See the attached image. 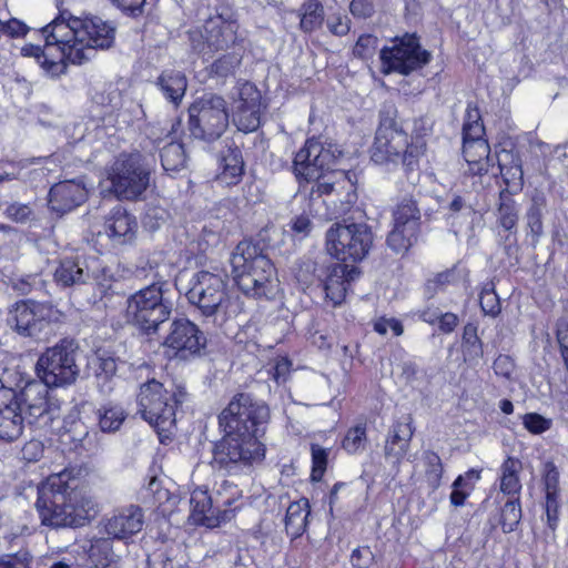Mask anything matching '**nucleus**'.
I'll return each mask as SVG.
<instances>
[{
    "label": "nucleus",
    "instance_id": "f257e3e1",
    "mask_svg": "<svg viewBox=\"0 0 568 568\" xmlns=\"http://www.w3.org/2000/svg\"><path fill=\"white\" fill-rule=\"evenodd\" d=\"M115 30L112 22L100 17L80 18L68 9H61L41 29L45 39L44 47L26 44L21 54L34 58L47 75L58 78L67 72L68 62L81 65L92 60L98 49L111 48Z\"/></svg>",
    "mask_w": 568,
    "mask_h": 568
},
{
    "label": "nucleus",
    "instance_id": "f03ea898",
    "mask_svg": "<svg viewBox=\"0 0 568 568\" xmlns=\"http://www.w3.org/2000/svg\"><path fill=\"white\" fill-rule=\"evenodd\" d=\"M270 422L265 402L250 393H237L219 415L223 437L213 446L212 467L225 475L246 473L265 458L261 442Z\"/></svg>",
    "mask_w": 568,
    "mask_h": 568
},
{
    "label": "nucleus",
    "instance_id": "7ed1b4c3",
    "mask_svg": "<svg viewBox=\"0 0 568 568\" xmlns=\"http://www.w3.org/2000/svg\"><path fill=\"white\" fill-rule=\"evenodd\" d=\"M36 508L41 524L52 528H78L95 515L94 503L67 471L51 475L38 488Z\"/></svg>",
    "mask_w": 568,
    "mask_h": 568
},
{
    "label": "nucleus",
    "instance_id": "20e7f679",
    "mask_svg": "<svg viewBox=\"0 0 568 568\" xmlns=\"http://www.w3.org/2000/svg\"><path fill=\"white\" fill-rule=\"evenodd\" d=\"M275 229L264 227L258 234V242H240L231 255V274L237 287L253 297H268L272 293V277L275 267L271 258L263 252L271 244L267 243L270 232Z\"/></svg>",
    "mask_w": 568,
    "mask_h": 568
},
{
    "label": "nucleus",
    "instance_id": "39448f33",
    "mask_svg": "<svg viewBox=\"0 0 568 568\" xmlns=\"http://www.w3.org/2000/svg\"><path fill=\"white\" fill-rule=\"evenodd\" d=\"M187 399L183 384L161 383L154 378L140 386L136 397L142 418L158 429L170 433L176 424V410Z\"/></svg>",
    "mask_w": 568,
    "mask_h": 568
},
{
    "label": "nucleus",
    "instance_id": "423d86ee",
    "mask_svg": "<svg viewBox=\"0 0 568 568\" xmlns=\"http://www.w3.org/2000/svg\"><path fill=\"white\" fill-rule=\"evenodd\" d=\"M168 282L152 283L126 300V320L144 335L158 333L162 323L166 322L173 311V302L166 295Z\"/></svg>",
    "mask_w": 568,
    "mask_h": 568
},
{
    "label": "nucleus",
    "instance_id": "0eeeda50",
    "mask_svg": "<svg viewBox=\"0 0 568 568\" xmlns=\"http://www.w3.org/2000/svg\"><path fill=\"white\" fill-rule=\"evenodd\" d=\"M81 355L79 343L71 337L61 338L47 347L38 357L36 373L47 388L68 387L78 381L81 368L78 359Z\"/></svg>",
    "mask_w": 568,
    "mask_h": 568
},
{
    "label": "nucleus",
    "instance_id": "6e6552de",
    "mask_svg": "<svg viewBox=\"0 0 568 568\" xmlns=\"http://www.w3.org/2000/svg\"><path fill=\"white\" fill-rule=\"evenodd\" d=\"M397 115L398 111L394 103L383 104L379 110V125L369 150L371 160L387 170H393L402 164L405 172L408 173L404 158L410 146L407 133L397 121Z\"/></svg>",
    "mask_w": 568,
    "mask_h": 568
},
{
    "label": "nucleus",
    "instance_id": "1a4fd4ad",
    "mask_svg": "<svg viewBox=\"0 0 568 568\" xmlns=\"http://www.w3.org/2000/svg\"><path fill=\"white\" fill-rule=\"evenodd\" d=\"M64 313L48 302L24 300L9 311L7 323L21 337L45 342L54 334L55 326L64 322Z\"/></svg>",
    "mask_w": 568,
    "mask_h": 568
},
{
    "label": "nucleus",
    "instance_id": "9d476101",
    "mask_svg": "<svg viewBox=\"0 0 568 568\" xmlns=\"http://www.w3.org/2000/svg\"><path fill=\"white\" fill-rule=\"evenodd\" d=\"M187 116L190 136L206 144L219 141L230 124L226 100L213 92L196 98L187 108Z\"/></svg>",
    "mask_w": 568,
    "mask_h": 568
},
{
    "label": "nucleus",
    "instance_id": "9b49d317",
    "mask_svg": "<svg viewBox=\"0 0 568 568\" xmlns=\"http://www.w3.org/2000/svg\"><path fill=\"white\" fill-rule=\"evenodd\" d=\"M374 244L372 227L365 222L344 220L334 223L325 236L327 253L342 263L362 262L367 257Z\"/></svg>",
    "mask_w": 568,
    "mask_h": 568
},
{
    "label": "nucleus",
    "instance_id": "f8f14e48",
    "mask_svg": "<svg viewBox=\"0 0 568 568\" xmlns=\"http://www.w3.org/2000/svg\"><path fill=\"white\" fill-rule=\"evenodd\" d=\"M150 179L151 169L140 153H121L108 170L110 191L120 200H142Z\"/></svg>",
    "mask_w": 568,
    "mask_h": 568
},
{
    "label": "nucleus",
    "instance_id": "ddd939ff",
    "mask_svg": "<svg viewBox=\"0 0 568 568\" xmlns=\"http://www.w3.org/2000/svg\"><path fill=\"white\" fill-rule=\"evenodd\" d=\"M392 45H385L379 51L382 72L384 74L399 73L409 75L422 70L432 60V53L423 49L416 33H404L392 40Z\"/></svg>",
    "mask_w": 568,
    "mask_h": 568
},
{
    "label": "nucleus",
    "instance_id": "4468645a",
    "mask_svg": "<svg viewBox=\"0 0 568 568\" xmlns=\"http://www.w3.org/2000/svg\"><path fill=\"white\" fill-rule=\"evenodd\" d=\"M186 298L204 317L225 314L229 304L226 283L219 274L200 271L192 280Z\"/></svg>",
    "mask_w": 568,
    "mask_h": 568
},
{
    "label": "nucleus",
    "instance_id": "2eb2a0df",
    "mask_svg": "<svg viewBox=\"0 0 568 568\" xmlns=\"http://www.w3.org/2000/svg\"><path fill=\"white\" fill-rule=\"evenodd\" d=\"M342 151L335 144H324L316 139H308L305 145L295 154L293 171L298 180L314 178L315 174L335 169Z\"/></svg>",
    "mask_w": 568,
    "mask_h": 568
},
{
    "label": "nucleus",
    "instance_id": "dca6fc26",
    "mask_svg": "<svg viewBox=\"0 0 568 568\" xmlns=\"http://www.w3.org/2000/svg\"><path fill=\"white\" fill-rule=\"evenodd\" d=\"M163 345L179 358L189 359L206 355L207 338L200 327L186 317L174 318Z\"/></svg>",
    "mask_w": 568,
    "mask_h": 568
},
{
    "label": "nucleus",
    "instance_id": "f3484780",
    "mask_svg": "<svg viewBox=\"0 0 568 568\" xmlns=\"http://www.w3.org/2000/svg\"><path fill=\"white\" fill-rule=\"evenodd\" d=\"M48 388L36 379L27 381L17 389L20 412L23 414L24 427L45 428L53 420L48 403Z\"/></svg>",
    "mask_w": 568,
    "mask_h": 568
},
{
    "label": "nucleus",
    "instance_id": "a211bd4d",
    "mask_svg": "<svg viewBox=\"0 0 568 568\" xmlns=\"http://www.w3.org/2000/svg\"><path fill=\"white\" fill-rule=\"evenodd\" d=\"M24 429L17 388L0 378V442L10 444L19 439Z\"/></svg>",
    "mask_w": 568,
    "mask_h": 568
},
{
    "label": "nucleus",
    "instance_id": "6ab92c4d",
    "mask_svg": "<svg viewBox=\"0 0 568 568\" xmlns=\"http://www.w3.org/2000/svg\"><path fill=\"white\" fill-rule=\"evenodd\" d=\"M98 258L94 256L78 255L65 257L59 262L53 278L62 288L88 284L98 277Z\"/></svg>",
    "mask_w": 568,
    "mask_h": 568
},
{
    "label": "nucleus",
    "instance_id": "aec40b11",
    "mask_svg": "<svg viewBox=\"0 0 568 568\" xmlns=\"http://www.w3.org/2000/svg\"><path fill=\"white\" fill-rule=\"evenodd\" d=\"M324 276L322 283L326 298H328L334 306L341 305L347 294L351 284L361 276V270L358 266L352 264L348 265L342 262H329L325 266Z\"/></svg>",
    "mask_w": 568,
    "mask_h": 568
},
{
    "label": "nucleus",
    "instance_id": "412c9836",
    "mask_svg": "<svg viewBox=\"0 0 568 568\" xmlns=\"http://www.w3.org/2000/svg\"><path fill=\"white\" fill-rule=\"evenodd\" d=\"M144 525V511L139 505L116 509L104 520V531L111 539L126 541L140 532Z\"/></svg>",
    "mask_w": 568,
    "mask_h": 568
},
{
    "label": "nucleus",
    "instance_id": "4be33fe9",
    "mask_svg": "<svg viewBox=\"0 0 568 568\" xmlns=\"http://www.w3.org/2000/svg\"><path fill=\"white\" fill-rule=\"evenodd\" d=\"M239 26L235 20L224 19L222 14L210 18L204 24L205 43L211 51H223L243 48V40L237 36Z\"/></svg>",
    "mask_w": 568,
    "mask_h": 568
},
{
    "label": "nucleus",
    "instance_id": "5701e85b",
    "mask_svg": "<svg viewBox=\"0 0 568 568\" xmlns=\"http://www.w3.org/2000/svg\"><path fill=\"white\" fill-rule=\"evenodd\" d=\"M87 200L85 187L74 181H63L54 184L49 191V207L58 216L71 212Z\"/></svg>",
    "mask_w": 568,
    "mask_h": 568
},
{
    "label": "nucleus",
    "instance_id": "b1692460",
    "mask_svg": "<svg viewBox=\"0 0 568 568\" xmlns=\"http://www.w3.org/2000/svg\"><path fill=\"white\" fill-rule=\"evenodd\" d=\"M449 201L445 206V219L447 224L458 234L466 224H471L476 215V203L473 201L470 192H452L448 194Z\"/></svg>",
    "mask_w": 568,
    "mask_h": 568
},
{
    "label": "nucleus",
    "instance_id": "393cba45",
    "mask_svg": "<svg viewBox=\"0 0 568 568\" xmlns=\"http://www.w3.org/2000/svg\"><path fill=\"white\" fill-rule=\"evenodd\" d=\"M485 126L480 111L476 105L468 103L463 124V153L469 154L473 148H477L480 155L488 152V142L484 139Z\"/></svg>",
    "mask_w": 568,
    "mask_h": 568
},
{
    "label": "nucleus",
    "instance_id": "a878e982",
    "mask_svg": "<svg viewBox=\"0 0 568 568\" xmlns=\"http://www.w3.org/2000/svg\"><path fill=\"white\" fill-rule=\"evenodd\" d=\"M427 196L420 193L404 196L393 212L394 223L420 232L422 211L424 215L430 216L432 211L425 207Z\"/></svg>",
    "mask_w": 568,
    "mask_h": 568
},
{
    "label": "nucleus",
    "instance_id": "bb28decb",
    "mask_svg": "<svg viewBox=\"0 0 568 568\" xmlns=\"http://www.w3.org/2000/svg\"><path fill=\"white\" fill-rule=\"evenodd\" d=\"M136 227V219L121 205L114 206L105 221L109 236L115 244L120 245L134 239Z\"/></svg>",
    "mask_w": 568,
    "mask_h": 568
},
{
    "label": "nucleus",
    "instance_id": "cd10ccee",
    "mask_svg": "<svg viewBox=\"0 0 568 568\" xmlns=\"http://www.w3.org/2000/svg\"><path fill=\"white\" fill-rule=\"evenodd\" d=\"M548 212V199L544 191L535 189L530 196L525 212L526 227L531 243L536 246L544 235V217Z\"/></svg>",
    "mask_w": 568,
    "mask_h": 568
},
{
    "label": "nucleus",
    "instance_id": "c85d7f7f",
    "mask_svg": "<svg viewBox=\"0 0 568 568\" xmlns=\"http://www.w3.org/2000/svg\"><path fill=\"white\" fill-rule=\"evenodd\" d=\"M414 430L410 415L397 420L388 433L384 447L385 455L397 460L402 459L408 452Z\"/></svg>",
    "mask_w": 568,
    "mask_h": 568
},
{
    "label": "nucleus",
    "instance_id": "c756f323",
    "mask_svg": "<svg viewBox=\"0 0 568 568\" xmlns=\"http://www.w3.org/2000/svg\"><path fill=\"white\" fill-rule=\"evenodd\" d=\"M434 121L425 115L414 120L412 141L408 142L409 149L404 158L407 164V171H415L418 169L419 159L425 153L426 142L425 136L429 135L433 131Z\"/></svg>",
    "mask_w": 568,
    "mask_h": 568
},
{
    "label": "nucleus",
    "instance_id": "7c9ffc66",
    "mask_svg": "<svg viewBox=\"0 0 568 568\" xmlns=\"http://www.w3.org/2000/svg\"><path fill=\"white\" fill-rule=\"evenodd\" d=\"M306 182H314L311 187L310 195L313 199L315 194L317 196L339 194L346 186L353 187L351 180V172L342 171H328L326 173L315 174L314 178H302Z\"/></svg>",
    "mask_w": 568,
    "mask_h": 568
},
{
    "label": "nucleus",
    "instance_id": "2f4dec72",
    "mask_svg": "<svg viewBox=\"0 0 568 568\" xmlns=\"http://www.w3.org/2000/svg\"><path fill=\"white\" fill-rule=\"evenodd\" d=\"M119 363L123 362L105 351L97 352L88 362L89 368L93 371L101 392L109 393L112 390L111 382L116 375Z\"/></svg>",
    "mask_w": 568,
    "mask_h": 568
},
{
    "label": "nucleus",
    "instance_id": "473e14b6",
    "mask_svg": "<svg viewBox=\"0 0 568 568\" xmlns=\"http://www.w3.org/2000/svg\"><path fill=\"white\" fill-rule=\"evenodd\" d=\"M155 85L168 102L179 106L187 89V79L182 71L164 70L156 78Z\"/></svg>",
    "mask_w": 568,
    "mask_h": 568
},
{
    "label": "nucleus",
    "instance_id": "72a5a7b5",
    "mask_svg": "<svg viewBox=\"0 0 568 568\" xmlns=\"http://www.w3.org/2000/svg\"><path fill=\"white\" fill-rule=\"evenodd\" d=\"M221 173L219 179L227 185L237 184L244 173L245 163L241 149L234 143L227 145L220 156Z\"/></svg>",
    "mask_w": 568,
    "mask_h": 568
},
{
    "label": "nucleus",
    "instance_id": "f704fd0d",
    "mask_svg": "<svg viewBox=\"0 0 568 568\" xmlns=\"http://www.w3.org/2000/svg\"><path fill=\"white\" fill-rule=\"evenodd\" d=\"M88 555L94 568H119L120 556L114 552L110 537L93 538Z\"/></svg>",
    "mask_w": 568,
    "mask_h": 568
},
{
    "label": "nucleus",
    "instance_id": "c9c22d12",
    "mask_svg": "<svg viewBox=\"0 0 568 568\" xmlns=\"http://www.w3.org/2000/svg\"><path fill=\"white\" fill-rule=\"evenodd\" d=\"M310 503L307 498H301L290 504L285 515V530L292 539L301 537L307 527Z\"/></svg>",
    "mask_w": 568,
    "mask_h": 568
},
{
    "label": "nucleus",
    "instance_id": "e433bc0d",
    "mask_svg": "<svg viewBox=\"0 0 568 568\" xmlns=\"http://www.w3.org/2000/svg\"><path fill=\"white\" fill-rule=\"evenodd\" d=\"M244 48H235L231 52L224 53L206 67V72L211 79L225 80L234 77L242 64Z\"/></svg>",
    "mask_w": 568,
    "mask_h": 568
},
{
    "label": "nucleus",
    "instance_id": "4c0bfd02",
    "mask_svg": "<svg viewBox=\"0 0 568 568\" xmlns=\"http://www.w3.org/2000/svg\"><path fill=\"white\" fill-rule=\"evenodd\" d=\"M163 170L171 176L186 169L187 155L181 142L171 141L160 150Z\"/></svg>",
    "mask_w": 568,
    "mask_h": 568
},
{
    "label": "nucleus",
    "instance_id": "58836bf2",
    "mask_svg": "<svg viewBox=\"0 0 568 568\" xmlns=\"http://www.w3.org/2000/svg\"><path fill=\"white\" fill-rule=\"evenodd\" d=\"M300 19V29L311 33L320 28L324 21V7L318 0H306L297 10H292Z\"/></svg>",
    "mask_w": 568,
    "mask_h": 568
},
{
    "label": "nucleus",
    "instance_id": "ea45409f",
    "mask_svg": "<svg viewBox=\"0 0 568 568\" xmlns=\"http://www.w3.org/2000/svg\"><path fill=\"white\" fill-rule=\"evenodd\" d=\"M212 498L205 491H194L190 498L191 519L194 524L207 528L219 527V519L207 515L211 509Z\"/></svg>",
    "mask_w": 568,
    "mask_h": 568
},
{
    "label": "nucleus",
    "instance_id": "a19ab883",
    "mask_svg": "<svg viewBox=\"0 0 568 568\" xmlns=\"http://www.w3.org/2000/svg\"><path fill=\"white\" fill-rule=\"evenodd\" d=\"M326 265L325 262L303 256L294 264V276L302 286L308 287L315 280L322 281Z\"/></svg>",
    "mask_w": 568,
    "mask_h": 568
},
{
    "label": "nucleus",
    "instance_id": "79ce46f5",
    "mask_svg": "<svg viewBox=\"0 0 568 568\" xmlns=\"http://www.w3.org/2000/svg\"><path fill=\"white\" fill-rule=\"evenodd\" d=\"M513 195L508 190H501L497 209L499 224L508 232L516 230L518 223V209Z\"/></svg>",
    "mask_w": 568,
    "mask_h": 568
},
{
    "label": "nucleus",
    "instance_id": "37998d69",
    "mask_svg": "<svg viewBox=\"0 0 568 568\" xmlns=\"http://www.w3.org/2000/svg\"><path fill=\"white\" fill-rule=\"evenodd\" d=\"M418 235L419 232L394 223V227L389 232L386 243L396 254H404L417 241Z\"/></svg>",
    "mask_w": 568,
    "mask_h": 568
},
{
    "label": "nucleus",
    "instance_id": "c03bdc74",
    "mask_svg": "<svg viewBox=\"0 0 568 568\" xmlns=\"http://www.w3.org/2000/svg\"><path fill=\"white\" fill-rule=\"evenodd\" d=\"M477 325L468 323L462 337L463 356L465 362L477 363L483 357V342L477 335Z\"/></svg>",
    "mask_w": 568,
    "mask_h": 568
},
{
    "label": "nucleus",
    "instance_id": "a18cd8bd",
    "mask_svg": "<svg viewBox=\"0 0 568 568\" xmlns=\"http://www.w3.org/2000/svg\"><path fill=\"white\" fill-rule=\"evenodd\" d=\"M99 427L104 433L116 432L123 424L126 415L119 405H103L98 409Z\"/></svg>",
    "mask_w": 568,
    "mask_h": 568
},
{
    "label": "nucleus",
    "instance_id": "49530a36",
    "mask_svg": "<svg viewBox=\"0 0 568 568\" xmlns=\"http://www.w3.org/2000/svg\"><path fill=\"white\" fill-rule=\"evenodd\" d=\"M233 122L239 131L250 133L261 126V108L237 106Z\"/></svg>",
    "mask_w": 568,
    "mask_h": 568
},
{
    "label": "nucleus",
    "instance_id": "de8ad7c7",
    "mask_svg": "<svg viewBox=\"0 0 568 568\" xmlns=\"http://www.w3.org/2000/svg\"><path fill=\"white\" fill-rule=\"evenodd\" d=\"M521 505L519 497L509 498L505 501L500 513V525L505 534L514 531L521 520Z\"/></svg>",
    "mask_w": 568,
    "mask_h": 568
},
{
    "label": "nucleus",
    "instance_id": "09e8293b",
    "mask_svg": "<svg viewBox=\"0 0 568 568\" xmlns=\"http://www.w3.org/2000/svg\"><path fill=\"white\" fill-rule=\"evenodd\" d=\"M426 465V478L428 486L436 490L442 484L444 467L440 457L433 450H426L423 454Z\"/></svg>",
    "mask_w": 568,
    "mask_h": 568
},
{
    "label": "nucleus",
    "instance_id": "8fccbe9b",
    "mask_svg": "<svg viewBox=\"0 0 568 568\" xmlns=\"http://www.w3.org/2000/svg\"><path fill=\"white\" fill-rule=\"evenodd\" d=\"M479 304L485 315L497 317L500 314V300L495 291V283L493 281L486 283L481 288Z\"/></svg>",
    "mask_w": 568,
    "mask_h": 568
},
{
    "label": "nucleus",
    "instance_id": "3c124183",
    "mask_svg": "<svg viewBox=\"0 0 568 568\" xmlns=\"http://www.w3.org/2000/svg\"><path fill=\"white\" fill-rule=\"evenodd\" d=\"M366 440V424L359 423L347 430L342 446L346 452L356 454L364 449Z\"/></svg>",
    "mask_w": 568,
    "mask_h": 568
},
{
    "label": "nucleus",
    "instance_id": "603ef678",
    "mask_svg": "<svg viewBox=\"0 0 568 568\" xmlns=\"http://www.w3.org/2000/svg\"><path fill=\"white\" fill-rule=\"evenodd\" d=\"M455 277V267L437 273L433 278L427 280L424 285V295L426 298H433L438 292L443 291Z\"/></svg>",
    "mask_w": 568,
    "mask_h": 568
},
{
    "label": "nucleus",
    "instance_id": "864d4df0",
    "mask_svg": "<svg viewBox=\"0 0 568 568\" xmlns=\"http://www.w3.org/2000/svg\"><path fill=\"white\" fill-rule=\"evenodd\" d=\"M352 568H382L368 546H361L351 554Z\"/></svg>",
    "mask_w": 568,
    "mask_h": 568
},
{
    "label": "nucleus",
    "instance_id": "5fc2aeb1",
    "mask_svg": "<svg viewBox=\"0 0 568 568\" xmlns=\"http://www.w3.org/2000/svg\"><path fill=\"white\" fill-rule=\"evenodd\" d=\"M312 450V473L311 479L313 481H320L326 470L328 453L325 448L320 445L313 444Z\"/></svg>",
    "mask_w": 568,
    "mask_h": 568
},
{
    "label": "nucleus",
    "instance_id": "6e6d98bb",
    "mask_svg": "<svg viewBox=\"0 0 568 568\" xmlns=\"http://www.w3.org/2000/svg\"><path fill=\"white\" fill-rule=\"evenodd\" d=\"M501 174L503 181L505 183V187L503 190H508L511 194H516L520 192L524 187V171L521 168L509 166L505 168V170L499 171Z\"/></svg>",
    "mask_w": 568,
    "mask_h": 568
},
{
    "label": "nucleus",
    "instance_id": "4d7b16f0",
    "mask_svg": "<svg viewBox=\"0 0 568 568\" xmlns=\"http://www.w3.org/2000/svg\"><path fill=\"white\" fill-rule=\"evenodd\" d=\"M239 106L257 108L262 106V95L256 85L252 82H244L239 89Z\"/></svg>",
    "mask_w": 568,
    "mask_h": 568
},
{
    "label": "nucleus",
    "instance_id": "13d9d810",
    "mask_svg": "<svg viewBox=\"0 0 568 568\" xmlns=\"http://www.w3.org/2000/svg\"><path fill=\"white\" fill-rule=\"evenodd\" d=\"M542 483L545 496H554L560 494L559 471L552 462H546L544 465Z\"/></svg>",
    "mask_w": 568,
    "mask_h": 568
},
{
    "label": "nucleus",
    "instance_id": "bf43d9fd",
    "mask_svg": "<svg viewBox=\"0 0 568 568\" xmlns=\"http://www.w3.org/2000/svg\"><path fill=\"white\" fill-rule=\"evenodd\" d=\"M545 514H546V525L547 528L555 534L558 524H559V515L561 509V503L559 499V495L554 496H545Z\"/></svg>",
    "mask_w": 568,
    "mask_h": 568
},
{
    "label": "nucleus",
    "instance_id": "052dcab7",
    "mask_svg": "<svg viewBox=\"0 0 568 568\" xmlns=\"http://www.w3.org/2000/svg\"><path fill=\"white\" fill-rule=\"evenodd\" d=\"M524 427L534 435H540L550 429L552 422L538 413H527L523 416Z\"/></svg>",
    "mask_w": 568,
    "mask_h": 568
},
{
    "label": "nucleus",
    "instance_id": "680f3d73",
    "mask_svg": "<svg viewBox=\"0 0 568 568\" xmlns=\"http://www.w3.org/2000/svg\"><path fill=\"white\" fill-rule=\"evenodd\" d=\"M241 497V493L236 490L232 494L231 497H227L226 499L222 500V506H224V509H221L219 507L214 508L211 504V509L207 515H211L212 517H216L219 519V526L223 523L230 521L235 514L236 508H231V506Z\"/></svg>",
    "mask_w": 568,
    "mask_h": 568
},
{
    "label": "nucleus",
    "instance_id": "e2e57ef3",
    "mask_svg": "<svg viewBox=\"0 0 568 568\" xmlns=\"http://www.w3.org/2000/svg\"><path fill=\"white\" fill-rule=\"evenodd\" d=\"M377 44V37L373 34H362L353 49L354 55L367 59L374 54Z\"/></svg>",
    "mask_w": 568,
    "mask_h": 568
},
{
    "label": "nucleus",
    "instance_id": "0e129e2a",
    "mask_svg": "<svg viewBox=\"0 0 568 568\" xmlns=\"http://www.w3.org/2000/svg\"><path fill=\"white\" fill-rule=\"evenodd\" d=\"M33 214L32 209L28 204L13 202L4 209V215L16 223H26Z\"/></svg>",
    "mask_w": 568,
    "mask_h": 568
},
{
    "label": "nucleus",
    "instance_id": "69168bd1",
    "mask_svg": "<svg viewBox=\"0 0 568 568\" xmlns=\"http://www.w3.org/2000/svg\"><path fill=\"white\" fill-rule=\"evenodd\" d=\"M464 159L469 165V171L473 175H484L489 172V168L494 165L495 158L488 156V158H481L477 159L476 156H473V151H470L469 154L463 153Z\"/></svg>",
    "mask_w": 568,
    "mask_h": 568
},
{
    "label": "nucleus",
    "instance_id": "338daca9",
    "mask_svg": "<svg viewBox=\"0 0 568 568\" xmlns=\"http://www.w3.org/2000/svg\"><path fill=\"white\" fill-rule=\"evenodd\" d=\"M495 161L498 164L499 171L505 170V168L515 166L521 168L523 161L519 153L515 150H506L501 149L495 156Z\"/></svg>",
    "mask_w": 568,
    "mask_h": 568
},
{
    "label": "nucleus",
    "instance_id": "774afa93",
    "mask_svg": "<svg viewBox=\"0 0 568 568\" xmlns=\"http://www.w3.org/2000/svg\"><path fill=\"white\" fill-rule=\"evenodd\" d=\"M349 11L355 18L367 19L374 14L375 6L373 0H352Z\"/></svg>",
    "mask_w": 568,
    "mask_h": 568
}]
</instances>
